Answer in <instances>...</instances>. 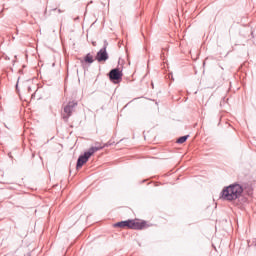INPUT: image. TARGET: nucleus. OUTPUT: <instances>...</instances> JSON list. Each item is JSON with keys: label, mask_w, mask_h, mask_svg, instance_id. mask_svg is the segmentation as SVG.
Returning a JSON list of instances; mask_svg holds the SVG:
<instances>
[{"label": "nucleus", "mask_w": 256, "mask_h": 256, "mask_svg": "<svg viewBox=\"0 0 256 256\" xmlns=\"http://www.w3.org/2000/svg\"><path fill=\"white\" fill-rule=\"evenodd\" d=\"M234 201L239 199L243 195V186L241 184H232L230 185Z\"/></svg>", "instance_id": "2"}, {"label": "nucleus", "mask_w": 256, "mask_h": 256, "mask_svg": "<svg viewBox=\"0 0 256 256\" xmlns=\"http://www.w3.org/2000/svg\"><path fill=\"white\" fill-rule=\"evenodd\" d=\"M75 107H77V102H69L68 105L64 107V113H66L64 119H69V116L73 113Z\"/></svg>", "instance_id": "6"}, {"label": "nucleus", "mask_w": 256, "mask_h": 256, "mask_svg": "<svg viewBox=\"0 0 256 256\" xmlns=\"http://www.w3.org/2000/svg\"><path fill=\"white\" fill-rule=\"evenodd\" d=\"M187 139H189V135L182 136V137L178 138L177 143H179V144L185 143V141H187Z\"/></svg>", "instance_id": "10"}, {"label": "nucleus", "mask_w": 256, "mask_h": 256, "mask_svg": "<svg viewBox=\"0 0 256 256\" xmlns=\"http://www.w3.org/2000/svg\"><path fill=\"white\" fill-rule=\"evenodd\" d=\"M101 149H103V147L101 146L91 147L87 152L84 153V155L79 156L77 160L76 168L81 169L84 163H87V161H89V158L91 157V155H93L94 153H97V151H101Z\"/></svg>", "instance_id": "1"}, {"label": "nucleus", "mask_w": 256, "mask_h": 256, "mask_svg": "<svg viewBox=\"0 0 256 256\" xmlns=\"http://www.w3.org/2000/svg\"><path fill=\"white\" fill-rule=\"evenodd\" d=\"M107 59H109V54H107V46H104L97 52L96 61L101 63L103 61H107Z\"/></svg>", "instance_id": "4"}, {"label": "nucleus", "mask_w": 256, "mask_h": 256, "mask_svg": "<svg viewBox=\"0 0 256 256\" xmlns=\"http://www.w3.org/2000/svg\"><path fill=\"white\" fill-rule=\"evenodd\" d=\"M145 225L147 223L145 221H139V220H130V229H144Z\"/></svg>", "instance_id": "7"}, {"label": "nucleus", "mask_w": 256, "mask_h": 256, "mask_svg": "<svg viewBox=\"0 0 256 256\" xmlns=\"http://www.w3.org/2000/svg\"><path fill=\"white\" fill-rule=\"evenodd\" d=\"M114 227H120V228L128 227V229H130V220L118 222V223L114 224Z\"/></svg>", "instance_id": "8"}, {"label": "nucleus", "mask_w": 256, "mask_h": 256, "mask_svg": "<svg viewBox=\"0 0 256 256\" xmlns=\"http://www.w3.org/2000/svg\"><path fill=\"white\" fill-rule=\"evenodd\" d=\"M221 199L224 201H235L231 186L225 187L221 192Z\"/></svg>", "instance_id": "3"}, {"label": "nucleus", "mask_w": 256, "mask_h": 256, "mask_svg": "<svg viewBox=\"0 0 256 256\" xmlns=\"http://www.w3.org/2000/svg\"><path fill=\"white\" fill-rule=\"evenodd\" d=\"M109 77L111 81H119V79L123 77V73L119 70V68H115L110 71Z\"/></svg>", "instance_id": "5"}, {"label": "nucleus", "mask_w": 256, "mask_h": 256, "mask_svg": "<svg viewBox=\"0 0 256 256\" xmlns=\"http://www.w3.org/2000/svg\"><path fill=\"white\" fill-rule=\"evenodd\" d=\"M85 63H93L95 59H93V55L91 53H88L84 58Z\"/></svg>", "instance_id": "9"}]
</instances>
